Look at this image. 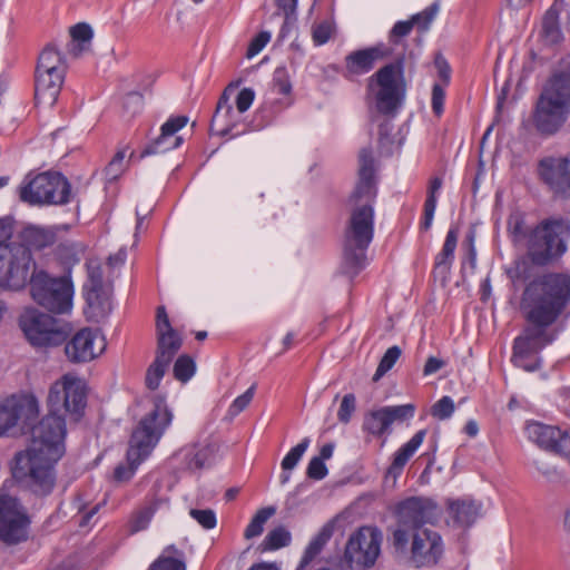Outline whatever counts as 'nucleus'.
Instances as JSON below:
<instances>
[{
  "mask_svg": "<svg viewBox=\"0 0 570 570\" xmlns=\"http://www.w3.org/2000/svg\"><path fill=\"white\" fill-rule=\"evenodd\" d=\"M49 413L37 424L26 428L31 434L30 445L14 455L12 478L23 489L45 497L56 484L55 466L66 452V420L63 410L78 421L87 405L86 384L82 380L66 374L55 382L49 391Z\"/></svg>",
  "mask_w": 570,
  "mask_h": 570,
  "instance_id": "1",
  "label": "nucleus"
},
{
  "mask_svg": "<svg viewBox=\"0 0 570 570\" xmlns=\"http://www.w3.org/2000/svg\"><path fill=\"white\" fill-rule=\"evenodd\" d=\"M400 525L393 532V544L400 552H407L414 568L436 566L444 554L441 534L428 527L440 515L434 501L428 498H409L397 507Z\"/></svg>",
  "mask_w": 570,
  "mask_h": 570,
  "instance_id": "2",
  "label": "nucleus"
},
{
  "mask_svg": "<svg viewBox=\"0 0 570 570\" xmlns=\"http://www.w3.org/2000/svg\"><path fill=\"white\" fill-rule=\"evenodd\" d=\"M570 304V276L552 273L531 281L524 288L521 309L537 328L552 325Z\"/></svg>",
  "mask_w": 570,
  "mask_h": 570,
  "instance_id": "3",
  "label": "nucleus"
},
{
  "mask_svg": "<svg viewBox=\"0 0 570 570\" xmlns=\"http://www.w3.org/2000/svg\"><path fill=\"white\" fill-rule=\"evenodd\" d=\"M570 304V276L552 273L531 281L524 288L521 309L537 328L552 325Z\"/></svg>",
  "mask_w": 570,
  "mask_h": 570,
  "instance_id": "4",
  "label": "nucleus"
},
{
  "mask_svg": "<svg viewBox=\"0 0 570 570\" xmlns=\"http://www.w3.org/2000/svg\"><path fill=\"white\" fill-rule=\"evenodd\" d=\"M173 420V413L161 396H155L153 407L146 413L134 429L126 459L128 465L119 464L114 470V479L127 482L138 466L151 454Z\"/></svg>",
  "mask_w": 570,
  "mask_h": 570,
  "instance_id": "5",
  "label": "nucleus"
},
{
  "mask_svg": "<svg viewBox=\"0 0 570 570\" xmlns=\"http://www.w3.org/2000/svg\"><path fill=\"white\" fill-rule=\"evenodd\" d=\"M379 161L371 150L358 156V250L366 248L374 236V208L379 181ZM374 255L358 252V269L370 265Z\"/></svg>",
  "mask_w": 570,
  "mask_h": 570,
  "instance_id": "6",
  "label": "nucleus"
},
{
  "mask_svg": "<svg viewBox=\"0 0 570 570\" xmlns=\"http://www.w3.org/2000/svg\"><path fill=\"white\" fill-rule=\"evenodd\" d=\"M570 114V73H553L544 83L532 114V124L541 135H553Z\"/></svg>",
  "mask_w": 570,
  "mask_h": 570,
  "instance_id": "7",
  "label": "nucleus"
},
{
  "mask_svg": "<svg viewBox=\"0 0 570 570\" xmlns=\"http://www.w3.org/2000/svg\"><path fill=\"white\" fill-rule=\"evenodd\" d=\"M366 89L377 111H396L404 104L409 89L404 58L401 57L379 68L368 77Z\"/></svg>",
  "mask_w": 570,
  "mask_h": 570,
  "instance_id": "8",
  "label": "nucleus"
},
{
  "mask_svg": "<svg viewBox=\"0 0 570 570\" xmlns=\"http://www.w3.org/2000/svg\"><path fill=\"white\" fill-rule=\"evenodd\" d=\"M11 236L10 224L0 219V287L19 291L30 284L33 272L38 271L30 249L9 242Z\"/></svg>",
  "mask_w": 570,
  "mask_h": 570,
  "instance_id": "9",
  "label": "nucleus"
},
{
  "mask_svg": "<svg viewBox=\"0 0 570 570\" xmlns=\"http://www.w3.org/2000/svg\"><path fill=\"white\" fill-rule=\"evenodd\" d=\"M22 203L30 206H61L71 199V185L60 173H29L18 187Z\"/></svg>",
  "mask_w": 570,
  "mask_h": 570,
  "instance_id": "10",
  "label": "nucleus"
},
{
  "mask_svg": "<svg viewBox=\"0 0 570 570\" xmlns=\"http://www.w3.org/2000/svg\"><path fill=\"white\" fill-rule=\"evenodd\" d=\"M570 224L566 220H548L531 229L523 248L535 264H546L567 250Z\"/></svg>",
  "mask_w": 570,
  "mask_h": 570,
  "instance_id": "11",
  "label": "nucleus"
},
{
  "mask_svg": "<svg viewBox=\"0 0 570 570\" xmlns=\"http://www.w3.org/2000/svg\"><path fill=\"white\" fill-rule=\"evenodd\" d=\"M30 293L35 302L55 314H63L72 307L73 285L69 277H51L47 272H33Z\"/></svg>",
  "mask_w": 570,
  "mask_h": 570,
  "instance_id": "12",
  "label": "nucleus"
},
{
  "mask_svg": "<svg viewBox=\"0 0 570 570\" xmlns=\"http://www.w3.org/2000/svg\"><path fill=\"white\" fill-rule=\"evenodd\" d=\"M234 88L228 86L218 99L215 114L210 121V130L218 136H236L233 129L240 120V115L249 109L254 99L255 91L252 88H243L235 100L236 109L229 102L230 95L234 92Z\"/></svg>",
  "mask_w": 570,
  "mask_h": 570,
  "instance_id": "13",
  "label": "nucleus"
},
{
  "mask_svg": "<svg viewBox=\"0 0 570 570\" xmlns=\"http://www.w3.org/2000/svg\"><path fill=\"white\" fill-rule=\"evenodd\" d=\"M19 323L26 337L33 346H58L66 341V332L51 315L32 309L22 315Z\"/></svg>",
  "mask_w": 570,
  "mask_h": 570,
  "instance_id": "14",
  "label": "nucleus"
},
{
  "mask_svg": "<svg viewBox=\"0 0 570 570\" xmlns=\"http://www.w3.org/2000/svg\"><path fill=\"white\" fill-rule=\"evenodd\" d=\"M39 415V403L32 395H11L0 401V436L18 425L22 432Z\"/></svg>",
  "mask_w": 570,
  "mask_h": 570,
  "instance_id": "15",
  "label": "nucleus"
},
{
  "mask_svg": "<svg viewBox=\"0 0 570 570\" xmlns=\"http://www.w3.org/2000/svg\"><path fill=\"white\" fill-rule=\"evenodd\" d=\"M29 518L13 498H0V540L17 544L28 538Z\"/></svg>",
  "mask_w": 570,
  "mask_h": 570,
  "instance_id": "16",
  "label": "nucleus"
},
{
  "mask_svg": "<svg viewBox=\"0 0 570 570\" xmlns=\"http://www.w3.org/2000/svg\"><path fill=\"white\" fill-rule=\"evenodd\" d=\"M525 435L541 449L570 462V430L532 421L525 425Z\"/></svg>",
  "mask_w": 570,
  "mask_h": 570,
  "instance_id": "17",
  "label": "nucleus"
},
{
  "mask_svg": "<svg viewBox=\"0 0 570 570\" xmlns=\"http://www.w3.org/2000/svg\"><path fill=\"white\" fill-rule=\"evenodd\" d=\"M106 348L99 331L81 328L65 345L67 358L72 363H86L99 356Z\"/></svg>",
  "mask_w": 570,
  "mask_h": 570,
  "instance_id": "18",
  "label": "nucleus"
},
{
  "mask_svg": "<svg viewBox=\"0 0 570 570\" xmlns=\"http://www.w3.org/2000/svg\"><path fill=\"white\" fill-rule=\"evenodd\" d=\"M87 303L86 314L99 322L111 312L110 295L105 289L102 271L99 266L89 269L88 282L83 286Z\"/></svg>",
  "mask_w": 570,
  "mask_h": 570,
  "instance_id": "19",
  "label": "nucleus"
},
{
  "mask_svg": "<svg viewBox=\"0 0 570 570\" xmlns=\"http://www.w3.org/2000/svg\"><path fill=\"white\" fill-rule=\"evenodd\" d=\"M67 69L37 65L35 100L37 105L53 106L61 91Z\"/></svg>",
  "mask_w": 570,
  "mask_h": 570,
  "instance_id": "20",
  "label": "nucleus"
},
{
  "mask_svg": "<svg viewBox=\"0 0 570 570\" xmlns=\"http://www.w3.org/2000/svg\"><path fill=\"white\" fill-rule=\"evenodd\" d=\"M538 173L554 193H570V153L563 156L544 157L539 163Z\"/></svg>",
  "mask_w": 570,
  "mask_h": 570,
  "instance_id": "21",
  "label": "nucleus"
},
{
  "mask_svg": "<svg viewBox=\"0 0 570 570\" xmlns=\"http://www.w3.org/2000/svg\"><path fill=\"white\" fill-rule=\"evenodd\" d=\"M539 330H529L515 338L512 356L515 366L530 372L538 368L537 360L533 358V355L553 340V337H548L544 333H539Z\"/></svg>",
  "mask_w": 570,
  "mask_h": 570,
  "instance_id": "22",
  "label": "nucleus"
},
{
  "mask_svg": "<svg viewBox=\"0 0 570 570\" xmlns=\"http://www.w3.org/2000/svg\"><path fill=\"white\" fill-rule=\"evenodd\" d=\"M564 0H556L543 14L537 29L535 42L540 51L554 50L560 46L564 36L559 23V14Z\"/></svg>",
  "mask_w": 570,
  "mask_h": 570,
  "instance_id": "23",
  "label": "nucleus"
},
{
  "mask_svg": "<svg viewBox=\"0 0 570 570\" xmlns=\"http://www.w3.org/2000/svg\"><path fill=\"white\" fill-rule=\"evenodd\" d=\"M157 352L156 356L171 363L183 345V338L173 328L166 308L159 306L156 314Z\"/></svg>",
  "mask_w": 570,
  "mask_h": 570,
  "instance_id": "24",
  "label": "nucleus"
},
{
  "mask_svg": "<svg viewBox=\"0 0 570 570\" xmlns=\"http://www.w3.org/2000/svg\"><path fill=\"white\" fill-rule=\"evenodd\" d=\"M188 122L187 116H173L160 128V135L148 144L141 151L140 157L164 154L178 148L183 144V138L176 136V132L184 128Z\"/></svg>",
  "mask_w": 570,
  "mask_h": 570,
  "instance_id": "25",
  "label": "nucleus"
},
{
  "mask_svg": "<svg viewBox=\"0 0 570 570\" xmlns=\"http://www.w3.org/2000/svg\"><path fill=\"white\" fill-rule=\"evenodd\" d=\"M159 489L160 485H155L146 495L144 503L131 512L127 524L130 534L146 530L155 513L163 507H168L169 499L160 497Z\"/></svg>",
  "mask_w": 570,
  "mask_h": 570,
  "instance_id": "26",
  "label": "nucleus"
},
{
  "mask_svg": "<svg viewBox=\"0 0 570 570\" xmlns=\"http://www.w3.org/2000/svg\"><path fill=\"white\" fill-rule=\"evenodd\" d=\"M355 193L350 196L351 215L343 240V258L340 273L351 279L356 275V206L352 204Z\"/></svg>",
  "mask_w": 570,
  "mask_h": 570,
  "instance_id": "27",
  "label": "nucleus"
},
{
  "mask_svg": "<svg viewBox=\"0 0 570 570\" xmlns=\"http://www.w3.org/2000/svg\"><path fill=\"white\" fill-rule=\"evenodd\" d=\"M382 532L375 527L358 529V567H371L381 553Z\"/></svg>",
  "mask_w": 570,
  "mask_h": 570,
  "instance_id": "28",
  "label": "nucleus"
},
{
  "mask_svg": "<svg viewBox=\"0 0 570 570\" xmlns=\"http://www.w3.org/2000/svg\"><path fill=\"white\" fill-rule=\"evenodd\" d=\"M425 436L426 431L420 430L394 452L392 462L387 469L389 478H393L395 480L402 473L406 463L423 444Z\"/></svg>",
  "mask_w": 570,
  "mask_h": 570,
  "instance_id": "29",
  "label": "nucleus"
},
{
  "mask_svg": "<svg viewBox=\"0 0 570 570\" xmlns=\"http://www.w3.org/2000/svg\"><path fill=\"white\" fill-rule=\"evenodd\" d=\"M449 515L454 525H471L481 515L482 504L472 499L450 500Z\"/></svg>",
  "mask_w": 570,
  "mask_h": 570,
  "instance_id": "30",
  "label": "nucleus"
},
{
  "mask_svg": "<svg viewBox=\"0 0 570 570\" xmlns=\"http://www.w3.org/2000/svg\"><path fill=\"white\" fill-rule=\"evenodd\" d=\"M332 535L333 524H324L318 533L309 541L305 548L296 570H305L311 564V562L322 552Z\"/></svg>",
  "mask_w": 570,
  "mask_h": 570,
  "instance_id": "31",
  "label": "nucleus"
},
{
  "mask_svg": "<svg viewBox=\"0 0 570 570\" xmlns=\"http://www.w3.org/2000/svg\"><path fill=\"white\" fill-rule=\"evenodd\" d=\"M392 50L383 42L358 50V71H368L377 62L389 58Z\"/></svg>",
  "mask_w": 570,
  "mask_h": 570,
  "instance_id": "32",
  "label": "nucleus"
},
{
  "mask_svg": "<svg viewBox=\"0 0 570 570\" xmlns=\"http://www.w3.org/2000/svg\"><path fill=\"white\" fill-rule=\"evenodd\" d=\"M71 40L68 45V52L72 57H79L90 43L94 32L91 27L86 22H79L70 28Z\"/></svg>",
  "mask_w": 570,
  "mask_h": 570,
  "instance_id": "33",
  "label": "nucleus"
},
{
  "mask_svg": "<svg viewBox=\"0 0 570 570\" xmlns=\"http://www.w3.org/2000/svg\"><path fill=\"white\" fill-rule=\"evenodd\" d=\"M148 570H186L183 552L174 544L166 547Z\"/></svg>",
  "mask_w": 570,
  "mask_h": 570,
  "instance_id": "34",
  "label": "nucleus"
},
{
  "mask_svg": "<svg viewBox=\"0 0 570 570\" xmlns=\"http://www.w3.org/2000/svg\"><path fill=\"white\" fill-rule=\"evenodd\" d=\"M180 454L184 458V463L188 470H200L209 464L213 456L210 446L191 445L183 449Z\"/></svg>",
  "mask_w": 570,
  "mask_h": 570,
  "instance_id": "35",
  "label": "nucleus"
},
{
  "mask_svg": "<svg viewBox=\"0 0 570 570\" xmlns=\"http://www.w3.org/2000/svg\"><path fill=\"white\" fill-rule=\"evenodd\" d=\"M23 244L26 247L30 249V247L36 249H42L48 247L55 243L56 235L45 228L40 227H28L23 230L22 234Z\"/></svg>",
  "mask_w": 570,
  "mask_h": 570,
  "instance_id": "36",
  "label": "nucleus"
},
{
  "mask_svg": "<svg viewBox=\"0 0 570 570\" xmlns=\"http://www.w3.org/2000/svg\"><path fill=\"white\" fill-rule=\"evenodd\" d=\"M336 32L334 18L330 14L317 19L312 26V40L316 47L327 43Z\"/></svg>",
  "mask_w": 570,
  "mask_h": 570,
  "instance_id": "37",
  "label": "nucleus"
},
{
  "mask_svg": "<svg viewBox=\"0 0 570 570\" xmlns=\"http://www.w3.org/2000/svg\"><path fill=\"white\" fill-rule=\"evenodd\" d=\"M458 244V232L453 228L449 229L442 250L435 257V266L448 271L454 259V252Z\"/></svg>",
  "mask_w": 570,
  "mask_h": 570,
  "instance_id": "38",
  "label": "nucleus"
},
{
  "mask_svg": "<svg viewBox=\"0 0 570 570\" xmlns=\"http://www.w3.org/2000/svg\"><path fill=\"white\" fill-rule=\"evenodd\" d=\"M292 541L291 532L283 525L271 530L261 543L263 551H273L287 547Z\"/></svg>",
  "mask_w": 570,
  "mask_h": 570,
  "instance_id": "39",
  "label": "nucleus"
},
{
  "mask_svg": "<svg viewBox=\"0 0 570 570\" xmlns=\"http://www.w3.org/2000/svg\"><path fill=\"white\" fill-rule=\"evenodd\" d=\"M275 512L276 509L274 507L259 509L250 520L249 524L246 527L244 537L246 539H252L261 535L264 530V524L271 517L275 514Z\"/></svg>",
  "mask_w": 570,
  "mask_h": 570,
  "instance_id": "40",
  "label": "nucleus"
},
{
  "mask_svg": "<svg viewBox=\"0 0 570 570\" xmlns=\"http://www.w3.org/2000/svg\"><path fill=\"white\" fill-rule=\"evenodd\" d=\"M37 65L49 66L53 68L68 69V63L65 55L58 49L55 43L47 45L38 57Z\"/></svg>",
  "mask_w": 570,
  "mask_h": 570,
  "instance_id": "41",
  "label": "nucleus"
},
{
  "mask_svg": "<svg viewBox=\"0 0 570 570\" xmlns=\"http://www.w3.org/2000/svg\"><path fill=\"white\" fill-rule=\"evenodd\" d=\"M169 364L170 362L168 361L157 356L155 357L153 363L148 366L145 375V384L149 390L155 391L158 389Z\"/></svg>",
  "mask_w": 570,
  "mask_h": 570,
  "instance_id": "42",
  "label": "nucleus"
},
{
  "mask_svg": "<svg viewBox=\"0 0 570 570\" xmlns=\"http://www.w3.org/2000/svg\"><path fill=\"white\" fill-rule=\"evenodd\" d=\"M508 230L512 242L520 247H524L530 230H527L524 218L521 214L514 213L510 215L508 219Z\"/></svg>",
  "mask_w": 570,
  "mask_h": 570,
  "instance_id": "43",
  "label": "nucleus"
},
{
  "mask_svg": "<svg viewBox=\"0 0 570 570\" xmlns=\"http://www.w3.org/2000/svg\"><path fill=\"white\" fill-rule=\"evenodd\" d=\"M196 371V364L195 361L189 355H180L173 368L174 377L177 381H180L183 383H186L189 381Z\"/></svg>",
  "mask_w": 570,
  "mask_h": 570,
  "instance_id": "44",
  "label": "nucleus"
},
{
  "mask_svg": "<svg viewBox=\"0 0 570 570\" xmlns=\"http://www.w3.org/2000/svg\"><path fill=\"white\" fill-rule=\"evenodd\" d=\"M384 412L387 419L389 426L395 422L410 421L415 413L414 404H402L394 406H384Z\"/></svg>",
  "mask_w": 570,
  "mask_h": 570,
  "instance_id": "45",
  "label": "nucleus"
},
{
  "mask_svg": "<svg viewBox=\"0 0 570 570\" xmlns=\"http://www.w3.org/2000/svg\"><path fill=\"white\" fill-rule=\"evenodd\" d=\"M401 348L396 345L391 346L384 353L381 358L379 366L373 375V381L377 382L381 377H383L397 362L401 356Z\"/></svg>",
  "mask_w": 570,
  "mask_h": 570,
  "instance_id": "46",
  "label": "nucleus"
},
{
  "mask_svg": "<svg viewBox=\"0 0 570 570\" xmlns=\"http://www.w3.org/2000/svg\"><path fill=\"white\" fill-rule=\"evenodd\" d=\"M384 409L371 412L364 420V429L372 434H381L389 429Z\"/></svg>",
  "mask_w": 570,
  "mask_h": 570,
  "instance_id": "47",
  "label": "nucleus"
},
{
  "mask_svg": "<svg viewBox=\"0 0 570 570\" xmlns=\"http://www.w3.org/2000/svg\"><path fill=\"white\" fill-rule=\"evenodd\" d=\"M309 445V439L305 438L303 439L297 445H295L291 451L284 456L282 460L281 466L283 471H291L293 470L299 460L302 459L303 454L307 450Z\"/></svg>",
  "mask_w": 570,
  "mask_h": 570,
  "instance_id": "48",
  "label": "nucleus"
},
{
  "mask_svg": "<svg viewBox=\"0 0 570 570\" xmlns=\"http://www.w3.org/2000/svg\"><path fill=\"white\" fill-rule=\"evenodd\" d=\"M273 90L278 95L287 96L292 92V82L286 68H276L273 75Z\"/></svg>",
  "mask_w": 570,
  "mask_h": 570,
  "instance_id": "49",
  "label": "nucleus"
},
{
  "mask_svg": "<svg viewBox=\"0 0 570 570\" xmlns=\"http://www.w3.org/2000/svg\"><path fill=\"white\" fill-rule=\"evenodd\" d=\"M255 385H252L249 389H247L242 395L237 396L233 403L230 404L227 414L230 417L237 416L239 413H242L253 401L254 394H255Z\"/></svg>",
  "mask_w": 570,
  "mask_h": 570,
  "instance_id": "50",
  "label": "nucleus"
},
{
  "mask_svg": "<svg viewBox=\"0 0 570 570\" xmlns=\"http://www.w3.org/2000/svg\"><path fill=\"white\" fill-rule=\"evenodd\" d=\"M356 410V397L353 393H348L343 396L338 411L337 419L341 423H348L352 419V414Z\"/></svg>",
  "mask_w": 570,
  "mask_h": 570,
  "instance_id": "51",
  "label": "nucleus"
},
{
  "mask_svg": "<svg viewBox=\"0 0 570 570\" xmlns=\"http://www.w3.org/2000/svg\"><path fill=\"white\" fill-rule=\"evenodd\" d=\"M454 402L450 396H443L431 409V414L438 420H446L454 413Z\"/></svg>",
  "mask_w": 570,
  "mask_h": 570,
  "instance_id": "52",
  "label": "nucleus"
},
{
  "mask_svg": "<svg viewBox=\"0 0 570 570\" xmlns=\"http://www.w3.org/2000/svg\"><path fill=\"white\" fill-rule=\"evenodd\" d=\"M439 10H440L439 4L433 3L430 7H428L426 9H424L422 12L413 16L411 19H413L414 24H417V27L424 31V30L429 29L431 22L434 20V18L439 13Z\"/></svg>",
  "mask_w": 570,
  "mask_h": 570,
  "instance_id": "53",
  "label": "nucleus"
},
{
  "mask_svg": "<svg viewBox=\"0 0 570 570\" xmlns=\"http://www.w3.org/2000/svg\"><path fill=\"white\" fill-rule=\"evenodd\" d=\"M190 515L193 519H195L204 529H213L216 527V514L210 509L205 510H198V509H191Z\"/></svg>",
  "mask_w": 570,
  "mask_h": 570,
  "instance_id": "54",
  "label": "nucleus"
},
{
  "mask_svg": "<svg viewBox=\"0 0 570 570\" xmlns=\"http://www.w3.org/2000/svg\"><path fill=\"white\" fill-rule=\"evenodd\" d=\"M125 151H118L105 168L106 176L109 180L117 179L125 170L124 165Z\"/></svg>",
  "mask_w": 570,
  "mask_h": 570,
  "instance_id": "55",
  "label": "nucleus"
},
{
  "mask_svg": "<svg viewBox=\"0 0 570 570\" xmlns=\"http://www.w3.org/2000/svg\"><path fill=\"white\" fill-rule=\"evenodd\" d=\"M327 468L322 461V459H318L316 456H313L311 461L308 462L307 469H306V475L312 480H323L327 475Z\"/></svg>",
  "mask_w": 570,
  "mask_h": 570,
  "instance_id": "56",
  "label": "nucleus"
},
{
  "mask_svg": "<svg viewBox=\"0 0 570 570\" xmlns=\"http://www.w3.org/2000/svg\"><path fill=\"white\" fill-rule=\"evenodd\" d=\"M446 86H442L441 83L436 82L433 85L432 88V98H431V106L432 110L436 116H441L444 110V100H445V91L444 88Z\"/></svg>",
  "mask_w": 570,
  "mask_h": 570,
  "instance_id": "57",
  "label": "nucleus"
},
{
  "mask_svg": "<svg viewBox=\"0 0 570 570\" xmlns=\"http://www.w3.org/2000/svg\"><path fill=\"white\" fill-rule=\"evenodd\" d=\"M355 543H356V532H353L348 537L344 557L338 564V567L342 570L344 568H347L348 570H353L354 553L356 552Z\"/></svg>",
  "mask_w": 570,
  "mask_h": 570,
  "instance_id": "58",
  "label": "nucleus"
},
{
  "mask_svg": "<svg viewBox=\"0 0 570 570\" xmlns=\"http://www.w3.org/2000/svg\"><path fill=\"white\" fill-rule=\"evenodd\" d=\"M271 33L268 31H261L250 41L247 48V57L252 58L263 50V48L269 42Z\"/></svg>",
  "mask_w": 570,
  "mask_h": 570,
  "instance_id": "59",
  "label": "nucleus"
},
{
  "mask_svg": "<svg viewBox=\"0 0 570 570\" xmlns=\"http://www.w3.org/2000/svg\"><path fill=\"white\" fill-rule=\"evenodd\" d=\"M144 106V97L141 94L131 91L124 98V108L132 115L139 112Z\"/></svg>",
  "mask_w": 570,
  "mask_h": 570,
  "instance_id": "60",
  "label": "nucleus"
},
{
  "mask_svg": "<svg viewBox=\"0 0 570 570\" xmlns=\"http://www.w3.org/2000/svg\"><path fill=\"white\" fill-rule=\"evenodd\" d=\"M434 66L442 82L441 85L448 86L451 78V68L448 61L441 55H438L434 60Z\"/></svg>",
  "mask_w": 570,
  "mask_h": 570,
  "instance_id": "61",
  "label": "nucleus"
},
{
  "mask_svg": "<svg viewBox=\"0 0 570 570\" xmlns=\"http://www.w3.org/2000/svg\"><path fill=\"white\" fill-rule=\"evenodd\" d=\"M413 26V19L397 21L391 30L390 38L393 40L396 38L405 37L412 31Z\"/></svg>",
  "mask_w": 570,
  "mask_h": 570,
  "instance_id": "62",
  "label": "nucleus"
},
{
  "mask_svg": "<svg viewBox=\"0 0 570 570\" xmlns=\"http://www.w3.org/2000/svg\"><path fill=\"white\" fill-rule=\"evenodd\" d=\"M436 196H428L425 204H424V215H425V222L424 227L429 228L432 224L434 213L436 209Z\"/></svg>",
  "mask_w": 570,
  "mask_h": 570,
  "instance_id": "63",
  "label": "nucleus"
},
{
  "mask_svg": "<svg viewBox=\"0 0 570 570\" xmlns=\"http://www.w3.org/2000/svg\"><path fill=\"white\" fill-rule=\"evenodd\" d=\"M275 2L278 9L284 12L287 22L296 12L297 0H275Z\"/></svg>",
  "mask_w": 570,
  "mask_h": 570,
  "instance_id": "64",
  "label": "nucleus"
}]
</instances>
